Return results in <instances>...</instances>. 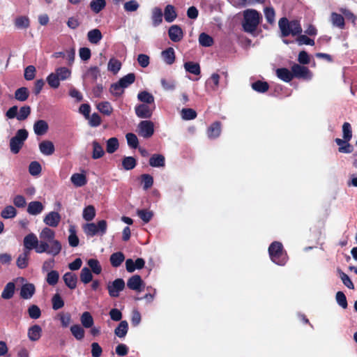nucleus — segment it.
Instances as JSON below:
<instances>
[{
	"mask_svg": "<svg viewBox=\"0 0 357 357\" xmlns=\"http://www.w3.org/2000/svg\"><path fill=\"white\" fill-rule=\"evenodd\" d=\"M87 264L93 273L99 275L102 272V267L99 261L96 259H90L88 260Z\"/></svg>",
	"mask_w": 357,
	"mask_h": 357,
	"instance_id": "5fc2aeb1",
	"label": "nucleus"
},
{
	"mask_svg": "<svg viewBox=\"0 0 357 357\" xmlns=\"http://www.w3.org/2000/svg\"><path fill=\"white\" fill-rule=\"evenodd\" d=\"M29 252L24 251L20 254L17 259L16 264L18 268H25L28 266Z\"/></svg>",
	"mask_w": 357,
	"mask_h": 357,
	"instance_id": "37998d69",
	"label": "nucleus"
},
{
	"mask_svg": "<svg viewBox=\"0 0 357 357\" xmlns=\"http://www.w3.org/2000/svg\"><path fill=\"white\" fill-rule=\"evenodd\" d=\"M164 17L167 22H172L177 17V13L174 6L168 4L164 10Z\"/></svg>",
	"mask_w": 357,
	"mask_h": 357,
	"instance_id": "4be33fe9",
	"label": "nucleus"
},
{
	"mask_svg": "<svg viewBox=\"0 0 357 357\" xmlns=\"http://www.w3.org/2000/svg\"><path fill=\"white\" fill-rule=\"evenodd\" d=\"M40 241L47 242V250L46 253L56 256L59 255L62 249L61 243L55 239V232L49 227H45L39 234Z\"/></svg>",
	"mask_w": 357,
	"mask_h": 357,
	"instance_id": "f257e3e1",
	"label": "nucleus"
},
{
	"mask_svg": "<svg viewBox=\"0 0 357 357\" xmlns=\"http://www.w3.org/2000/svg\"><path fill=\"white\" fill-rule=\"evenodd\" d=\"M137 98L139 100L146 104H153L154 102L153 96L145 91L139 93Z\"/></svg>",
	"mask_w": 357,
	"mask_h": 357,
	"instance_id": "3c124183",
	"label": "nucleus"
},
{
	"mask_svg": "<svg viewBox=\"0 0 357 357\" xmlns=\"http://www.w3.org/2000/svg\"><path fill=\"white\" fill-rule=\"evenodd\" d=\"M122 165L126 170H130L135 167L136 160L133 157H125L122 161Z\"/></svg>",
	"mask_w": 357,
	"mask_h": 357,
	"instance_id": "bf43d9fd",
	"label": "nucleus"
},
{
	"mask_svg": "<svg viewBox=\"0 0 357 357\" xmlns=\"http://www.w3.org/2000/svg\"><path fill=\"white\" fill-rule=\"evenodd\" d=\"M331 22L334 26L340 29L344 27V19L340 14L332 13L331 15Z\"/></svg>",
	"mask_w": 357,
	"mask_h": 357,
	"instance_id": "c9c22d12",
	"label": "nucleus"
},
{
	"mask_svg": "<svg viewBox=\"0 0 357 357\" xmlns=\"http://www.w3.org/2000/svg\"><path fill=\"white\" fill-rule=\"evenodd\" d=\"M15 291V284L13 282H10L6 284L2 292L1 298L5 300L10 299L13 297Z\"/></svg>",
	"mask_w": 357,
	"mask_h": 357,
	"instance_id": "b1692460",
	"label": "nucleus"
},
{
	"mask_svg": "<svg viewBox=\"0 0 357 357\" xmlns=\"http://www.w3.org/2000/svg\"><path fill=\"white\" fill-rule=\"evenodd\" d=\"M268 252L271 260L278 265H284L287 261L286 255L283 253L282 245L275 241L271 244Z\"/></svg>",
	"mask_w": 357,
	"mask_h": 357,
	"instance_id": "39448f33",
	"label": "nucleus"
},
{
	"mask_svg": "<svg viewBox=\"0 0 357 357\" xmlns=\"http://www.w3.org/2000/svg\"><path fill=\"white\" fill-rule=\"evenodd\" d=\"M28 137V132L25 129H20L17 131L15 135L10 140V151L17 154L24 145V142Z\"/></svg>",
	"mask_w": 357,
	"mask_h": 357,
	"instance_id": "423d86ee",
	"label": "nucleus"
},
{
	"mask_svg": "<svg viewBox=\"0 0 357 357\" xmlns=\"http://www.w3.org/2000/svg\"><path fill=\"white\" fill-rule=\"evenodd\" d=\"M48 124L44 120L36 121L33 124V130L36 135H43L48 130Z\"/></svg>",
	"mask_w": 357,
	"mask_h": 357,
	"instance_id": "aec40b11",
	"label": "nucleus"
},
{
	"mask_svg": "<svg viewBox=\"0 0 357 357\" xmlns=\"http://www.w3.org/2000/svg\"><path fill=\"white\" fill-rule=\"evenodd\" d=\"M61 79H59V77L58 76H56V74L54 73H50L47 77V82L48 83V84L54 88V89H56L59 86V81Z\"/></svg>",
	"mask_w": 357,
	"mask_h": 357,
	"instance_id": "052dcab7",
	"label": "nucleus"
},
{
	"mask_svg": "<svg viewBox=\"0 0 357 357\" xmlns=\"http://www.w3.org/2000/svg\"><path fill=\"white\" fill-rule=\"evenodd\" d=\"M70 332L74 337L77 340H82L84 337L85 331L84 328L79 324H74L71 326Z\"/></svg>",
	"mask_w": 357,
	"mask_h": 357,
	"instance_id": "72a5a7b5",
	"label": "nucleus"
},
{
	"mask_svg": "<svg viewBox=\"0 0 357 357\" xmlns=\"http://www.w3.org/2000/svg\"><path fill=\"white\" fill-rule=\"evenodd\" d=\"M70 181L76 187H82L86 185L87 182L86 176L79 173L73 174L71 176Z\"/></svg>",
	"mask_w": 357,
	"mask_h": 357,
	"instance_id": "c756f323",
	"label": "nucleus"
},
{
	"mask_svg": "<svg viewBox=\"0 0 357 357\" xmlns=\"http://www.w3.org/2000/svg\"><path fill=\"white\" fill-rule=\"evenodd\" d=\"M199 43L203 47H211L213 44V39L206 33H202L199 36Z\"/></svg>",
	"mask_w": 357,
	"mask_h": 357,
	"instance_id": "a18cd8bd",
	"label": "nucleus"
},
{
	"mask_svg": "<svg viewBox=\"0 0 357 357\" xmlns=\"http://www.w3.org/2000/svg\"><path fill=\"white\" fill-rule=\"evenodd\" d=\"M42 335V328L40 326L36 324L29 328L27 336L32 342L38 341Z\"/></svg>",
	"mask_w": 357,
	"mask_h": 357,
	"instance_id": "a211bd4d",
	"label": "nucleus"
},
{
	"mask_svg": "<svg viewBox=\"0 0 357 357\" xmlns=\"http://www.w3.org/2000/svg\"><path fill=\"white\" fill-rule=\"evenodd\" d=\"M121 63L115 58H112L109 61L107 69L109 71L116 74L121 69Z\"/></svg>",
	"mask_w": 357,
	"mask_h": 357,
	"instance_id": "09e8293b",
	"label": "nucleus"
},
{
	"mask_svg": "<svg viewBox=\"0 0 357 357\" xmlns=\"http://www.w3.org/2000/svg\"><path fill=\"white\" fill-rule=\"evenodd\" d=\"M82 216L86 221L92 220L96 216V210L94 206L89 205L84 208Z\"/></svg>",
	"mask_w": 357,
	"mask_h": 357,
	"instance_id": "49530a36",
	"label": "nucleus"
},
{
	"mask_svg": "<svg viewBox=\"0 0 357 357\" xmlns=\"http://www.w3.org/2000/svg\"><path fill=\"white\" fill-rule=\"evenodd\" d=\"M135 75L134 73H129L122 78L120 79L119 82L120 84L123 86V88H126L131 84H132L135 82Z\"/></svg>",
	"mask_w": 357,
	"mask_h": 357,
	"instance_id": "6e6d98bb",
	"label": "nucleus"
},
{
	"mask_svg": "<svg viewBox=\"0 0 357 357\" xmlns=\"http://www.w3.org/2000/svg\"><path fill=\"white\" fill-rule=\"evenodd\" d=\"M161 85L165 91H173L176 88V82L173 79H167L165 78L160 80Z\"/></svg>",
	"mask_w": 357,
	"mask_h": 357,
	"instance_id": "338daca9",
	"label": "nucleus"
},
{
	"mask_svg": "<svg viewBox=\"0 0 357 357\" xmlns=\"http://www.w3.org/2000/svg\"><path fill=\"white\" fill-rule=\"evenodd\" d=\"M39 150L40 153L44 155H51L54 153L55 147L51 141L49 140H43L42 141L39 145Z\"/></svg>",
	"mask_w": 357,
	"mask_h": 357,
	"instance_id": "dca6fc26",
	"label": "nucleus"
},
{
	"mask_svg": "<svg viewBox=\"0 0 357 357\" xmlns=\"http://www.w3.org/2000/svg\"><path fill=\"white\" fill-rule=\"evenodd\" d=\"M155 107H151L150 105L141 104L135 107L136 115L142 119H149L152 116Z\"/></svg>",
	"mask_w": 357,
	"mask_h": 357,
	"instance_id": "9b49d317",
	"label": "nucleus"
},
{
	"mask_svg": "<svg viewBox=\"0 0 357 357\" xmlns=\"http://www.w3.org/2000/svg\"><path fill=\"white\" fill-rule=\"evenodd\" d=\"M55 73L61 80L63 81L70 77L71 71L66 67H59L55 70Z\"/></svg>",
	"mask_w": 357,
	"mask_h": 357,
	"instance_id": "8fccbe9b",
	"label": "nucleus"
},
{
	"mask_svg": "<svg viewBox=\"0 0 357 357\" xmlns=\"http://www.w3.org/2000/svg\"><path fill=\"white\" fill-rule=\"evenodd\" d=\"M276 75L279 79L285 82H289L293 79L292 71L285 68L277 69Z\"/></svg>",
	"mask_w": 357,
	"mask_h": 357,
	"instance_id": "393cba45",
	"label": "nucleus"
},
{
	"mask_svg": "<svg viewBox=\"0 0 357 357\" xmlns=\"http://www.w3.org/2000/svg\"><path fill=\"white\" fill-rule=\"evenodd\" d=\"M106 6L105 0H93L90 3L91 9L96 13H98Z\"/></svg>",
	"mask_w": 357,
	"mask_h": 357,
	"instance_id": "603ef678",
	"label": "nucleus"
},
{
	"mask_svg": "<svg viewBox=\"0 0 357 357\" xmlns=\"http://www.w3.org/2000/svg\"><path fill=\"white\" fill-rule=\"evenodd\" d=\"M124 287L125 282L121 278L116 279L107 284L108 292L111 297H118L119 293L123 290Z\"/></svg>",
	"mask_w": 357,
	"mask_h": 357,
	"instance_id": "1a4fd4ad",
	"label": "nucleus"
},
{
	"mask_svg": "<svg viewBox=\"0 0 357 357\" xmlns=\"http://www.w3.org/2000/svg\"><path fill=\"white\" fill-rule=\"evenodd\" d=\"M69 236L68 237V243L71 247H77L79 245V240L76 234L75 227L71 225L69 228Z\"/></svg>",
	"mask_w": 357,
	"mask_h": 357,
	"instance_id": "58836bf2",
	"label": "nucleus"
},
{
	"mask_svg": "<svg viewBox=\"0 0 357 357\" xmlns=\"http://www.w3.org/2000/svg\"><path fill=\"white\" fill-rule=\"evenodd\" d=\"M92 147H93V152H92V158L93 159H98L102 158L104 154L105 151L103 149L102 146L97 141L94 140L92 142Z\"/></svg>",
	"mask_w": 357,
	"mask_h": 357,
	"instance_id": "2f4dec72",
	"label": "nucleus"
},
{
	"mask_svg": "<svg viewBox=\"0 0 357 357\" xmlns=\"http://www.w3.org/2000/svg\"><path fill=\"white\" fill-rule=\"evenodd\" d=\"M184 68L186 71L194 74V75H199L200 74V66L198 63L194 62H186L184 63Z\"/></svg>",
	"mask_w": 357,
	"mask_h": 357,
	"instance_id": "de8ad7c7",
	"label": "nucleus"
},
{
	"mask_svg": "<svg viewBox=\"0 0 357 357\" xmlns=\"http://www.w3.org/2000/svg\"><path fill=\"white\" fill-rule=\"evenodd\" d=\"M125 259V256L121 252L113 253L110 256V263L114 267L119 266Z\"/></svg>",
	"mask_w": 357,
	"mask_h": 357,
	"instance_id": "4c0bfd02",
	"label": "nucleus"
},
{
	"mask_svg": "<svg viewBox=\"0 0 357 357\" xmlns=\"http://www.w3.org/2000/svg\"><path fill=\"white\" fill-rule=\"evenodd\" d=\"M99 76L100 70L96 66L90 68L85 73V77L93 82H95Z\"/></svg>",
	"mask_w": 357,
	"mask_h": 357,
	"instance_id": "680f3d73",
	"label": "nucleus"
},
{
	"mask_svg": "<svg viewBox=\"0 0 357 357\" xmlns=\"http://www.w3.org/2000/svg\"><path fill=\"white\" fill-rule=\"evenodd\" d=\"M291 71L293 77L302 78L304 79L310 80L312 77V74L310 70L305 66L299 64H294L291 66Z\"/></svg>",
	"mask_w": 357,
	"mask_h": 357,
	"instance_id": "6e6552de",
	"label": "nucleus"
},
{
	"mask_svg": "<svg viewBox=\"0 0 357 357\" xmlns=\"http://www.w3.org/2000/svg\"><path fill=\"white\" fill-rule=\"evenodd\" d=\"M107 228V222L104 220L95 223H86L83 226V231L86 236H93L97 234L104 235Z\"/></svg>",
	"mask_w": 357,
	"mask_h": 357,
	"instance_id": "0eeeda50",
	"label": "nucleus"
},
{
	"mask_svg": "<svg viewBox=\"0 0 357 357\" xmlns=\"http://www.w3.org/2000/svg\"><path fill=\"white\" fill-rule=\"evenodd\" d=\"M169 37L173 42H179L183 37V32L178 25H172L168 31Z\"/></svg>",
	"mask_w": 357,
	"mask_h": 357,
	"instance_id": "4468645a",
	"label": "nucleus"
},
{
	"mask_svg": "<svg viewBox=\"0 0 357 357\" xmlns=\"http://www.w3.org/2000/svg\"><path fill=\"white\" fill-rule=\"evenodd\" d=\"M28 314L30 318L33 319H38L41 315L40 309L36 305H31L28 308Z\"/></svg>",
	"mask_w": 357,
	"mask_h": 357,
	"instance_id": "0e129e2a",
	"label": "nucleus"
},
{
	"mask_svg": "<svg viewBox=\"0 0 357 357\" xmlns=\"http://www.w3.org/2000/svg\"><path fill=\"white\" fill-rule=\"evenodd\" d=\"M17 215V211L13 206H6L1 212V216L4 219L13 218Z\"/></svg>",
	"mask_w": 357,
	"mask_h": 357,
	"instance_id": "79ce46f5",
	"label": "nucleus"
},
{
	"mask_svg": "<svg viewBox=\"0 0 357 357\" xmlns=\"http://www.w3.org/2000/svg\"><path fill=\"white\" fill-rule=\"evenodd\" d=\"M52 308L54 310L61 309L64 305V302L59 294H56L52 298Z\"/></svg>",
	"mask_w": 357,
	"mask_h": 357,
	"instance_id": "774afa93",
	"label": "nucleus"
},
{
	"mask_svg": "<svg viewBox=\"0 0 357 357\" xmlns=\"http://www.w3.org/2000/svg\"><path fill=\"white\" fill-rule=\"evenodd\" d=\"M65 284L70 289H75L77 287V277L72 272H67L63 276Z\"/></svg>",
	"mask_w": 357,
	"mask_h": 357,
	"instance_id": "6ab92c4d",
	"label": "nucleus"
},
{
	"mask_svg": "<svg viewBox=\"0 0 357 357\" xmlns=\"http://www.w3.org/2000/svg\"><path fill=\"white\" fill-rule=\"evenodd\" d=\"M162 11L159 7H154L151 9V19L152 25L154 27L158 26L162 22Z\"/></svg>",
	"mask_w": 357,
	"mask_h": 357,
	"instance_id": "f3484780",
	"label": "nucleus"
},
{
	"mask_svg": "<svg viewBox=\"0 0 357 357\" xmlns=\"http://www.w3.org/2000/svg\"><path fill=\"white\" fill-rule=\"evenodd\" d=\"M42 171V167L40 163L37 161H33L29 164V172L32 176H38Z\"/></svg>",
	"mask_w": 357,
	"mask_h": 357,
	"instance_id": "4d7b16f0",
	"label": "nucleus"
},
{
	"mask_svg": "<svg viewBox=\"0 0 357 357\" xmlns=\"http://www.w3.org/2000/svg\"><path fill=\"white\" fill-rule=\"evenodd\" d=\"M44 209V206L40 202L33 201L31 202L27 207V212L32 215H37L40 214Z\"/></svg>",
	"mask_w": 357,
	"mask_h": 357,
	"instance_id": "412c9836",
	"label": "nucleus"
},
{
	"mask_svg": "<svg viewBox=\"0 0 357 357\" xmlns=\"http://www.w3.org/2000/svg\"><path fill=\"white\" fill-rule=\"evenodd\" d=\"M143 281L141 277L138 275L132 276L127 282V286L132 290L141 291V286Z\"/></svg>",
	"mask_w": 357,
	"mask_h": 357,
	"instance_id": "5701e85b",
	"label": "nucleus"
},
{
	"mask_svg": "<svg viewBox=\"0 0 357 357\" xmlns=\"http://www.w3.org/2000/svg\"><path fill=\"white\" fill-rule=\"evenodd\" d=\"M149 165L153 167L165 166V157L160 154H153L149 159Z\"/></svg>",
	"mask_w": 357,
	"mask_h": 357,
	"instance_id": "473e14b6",
	"label": "nucleus"
},
{
	"mask_svg": "<svg viewBox=\"0 0 357 357\" xmlns=\"http://www.w3.org/2000/svg\"><path fill=\"white\" fill-rule=\"evenodd\" d=\"M252 88L257 92L264 93L268 89V84L266 82L257 81L252 84Z\"/></svg>",
	"mask_w": 357,
	"mask_h": 357,
	"instance_id": "13d9d810",
	"label": "nucleus"
},
{
	"mask_svg": "<svg viewBox=\"0 0 357 357\" xmlns=\"http://www.w3.org/2000/svg\"><path fill=\"white\" fill-rule=\"evenodd\" d=\"M23 245L24 247V251H28L29 253L33 249L35 250L36 252L40 254L47 250V242H39L38 237L33 233H30L24 238Z\"/></svg>",
	"mask_w": 357,
	"mask_h": 357,
	"instance_id": "20e7f679",
	"label": "nucleus"
},
{
	"mask_svg": "<svg viewBox=\"0 0 357 357\" xmlns=\"http://www.w3.org/2000/svg\"><path fill=\"white\" fill-rule=\"evenodd\" d=\"M29 92L27 88L21 87L15 92V98L19 101L24 102L29 98Z\"/></svg>",
	"mask_w": 357,
	"mask_h": 357,
	"instance_id": "c03bdc74",
	"label": "nucleus"
},
{
	"mask_svg": "<svg viewBox=\"0 0 357 357\" xmlns=\"http://www.w3.org/2000/svg\"><path fill=\"white\" fill-rule=\"evenodd\" d=\"M145 264V261L142 258H138L134 261L131 259H128L126 261V270L129 273L134 272L136 269H142Z\"/></svg>",
	"mask_w": 357,
	"mask_h": 357,
	"instance_id": "ddd939ff",
	"label": "nucleus"
},
{
	"mask_svg": "<svg viewBox=\"0 0 357 357\" xmlns=\"http://www.w3.org/2000/svg\"><path fill=\"white\" fill-rule=\"evenodd\" d=\"M35 291L36 288L33 284L26 283L22 286L20 294L21 298L28 300L32 298Z\"/></svg>",
	"mask_w": 357,
	"mask_h": 357,
	"instance_id": "2eb2a0df",
	"label": "nucleus"
},
{
	"mask_svg": "<svg viewBox=\"0 0 357 357\" xmlns=\"http://www.w3.org/2000/svg\"><path fill=\"white\" fill-rule=\"evenodd\" d=\"M128 330V324L126 321H121L114 330V333L120 338L124 337Z\"/></svg>",
	"mask_w": 357,
	"mask_h": 357,
	"instance_id": "e433bc0d",
	"label": "nucleus"
},
{
	"mask_svg": "<svg viewBox=\"0 0 357 357\" xmlns=\"http://www.w3.org/2000/svg\"><path fill=\"white\" fill-rule=\"evenodd\" d=\"M220 132V123L219 122H215L208 128L207 135L209 138L213 139L218 137Z\"/></svg>",
	"mask_w": 357,
	"mask_h": 357,
	"instance_id": "f704fd0d",
	"label": "nucleus"
},
{
	"mask_svg": "<svg viewBox=\"0 0 357 357\" xmlns=\"http://www.w3.org/2000/svg\"><path fill=\"white\" fill-rule=\"evenodd\" d=\"M97 108L101 113L106 115H109L112 112V107L109 102H100Z\"/></svg>",
	"mask_w": 357,
	"mask_h": 357,
	"instance_id": "e2e57ef3",
	"label": "nucleus"
},
{
	"mask_svg": "<svg viewBox=\"0 0 357 357\" xmlns=\"http://www.w3.org/2000/svg\"><path fill=\"white\" fill-rule=\"evenodd\" d=\"M139 134L144 137L149 138L151 137L154 132V126L153 122L150 121H142L138 126Z\"/></svg>",
	"mask_w": 357,
	"mask_h": 357,
	"instance_id": "9d476101",
	"label": "nucleus"
},
{
	"mask_svg": "<svg viewBox=\"0 0 357 357\" xmlns=\"http://www.w3.org/2000/svg\"><path fill=\"white\" fill-rule=\"evenodd\" d=\"M61 221V215L59 213L52 211L47 213L43 219L45 225L52 227H56Z\"/></svg>",
	"mask_w": 357,
	"mask_h": 357,
	"instance_id": "f8f14e48",
	"label": "nucleus"
},
{
	"mask_svg": "<svg viewBox=\"0 0 357 357\" xmlns=\"http://www.w3.org/2000/svg\"><path fill=\"white\" fill-rule=\"evenodd\" d=\"M59 279V272L56 271L52 270L48 272L46 278L47 282L52 286H54L57 284Z\"/></svg>",
	"mask_w": 357,
	"mask_h": 357,
	"instance_id": "864d4df0",
	"label": "nucleus"
},
{
	"mask_svg": "<svg viewBox=\"0 0 357 357\" xmlns=\"http://www.w3.org/2000/svg\"><path fill=\"white\" fill-rule=\"evenodd\" d=\"M14 24L18 29H26L30 26V20L27 16H18L15 19Z\"/></svg>",
	"mask_w": 357,
	"mask_h": 357,
	"instance_id": "a878e982",
	"label": "nucleus"
},
{
	"mask_svg": "<svg viewBox=\"0 0 357 357\" xmlns=\"http://www.w3.org/2000/svg\"><path fill=\"white\" fill-rule=\"evenodd\" d=\"M119 146V140L116 137L109 138L106 142V151L108 153H114Z\"/></svg>",
	"mask_w": 357,
	"mask_h": 357,
	"instance_id": "ea45409f",
	"label": "nucleus"
},
{
	"mask_svg": "<svg viewBox=\"0 0 357 357\" xmlns=\"http://www.w3.org/2000/svg\"><path fill=\"white\" fill-rule=\"evenodd\" d=\"M80 322L85 328H91L94 324L93 318L89 312H84L81 314Z\"/></svg>",
	"mask_w": 357,
	"mask_h": 357,
	"instance_id": "bb28decb",
	"label": "nucleus"
},
{
	"mask_svg": "<svg viewBox=\"0 0 357 357\" xmlns=\"http://www.w3.org/2000/svg\"><path fill=\"white\" fill-rule=\"evenodd\" d=\"M31 113V107L28 105L22 107L17 114V119L19 121L25 120Z\"/></svg>",
	"mask_w": 357,
	"mask_h": 357,
	"instance_id": "69168bd1",
	"label": "nucleus"
},
{
	"mask_svg": "<svg viewBox=\"0 0 357 357\" xmlns=\"http://www.w3.org/2000/svg\"><path fill=\"white\" fill-rule=\"evenodd\" d=\"M89 41L92 44H98L102 38V35L98 29H93L87 33Z\"/></svg>",
	"mask_w": 357,
	"mask_h": 357,
	"instance_id": "cd10ccee",
	"label": "nucleus"
},
{
	"mask_svg": "<svg viewBox=\"0 0 357 357\" xmlns=\"http://www.w3.org/2000/svg\"><path fill=\"white\" fill-rule=\"evenodd\" d=\"M163 61L168 65L172 64L175 61V52L172 47H169L161 53Z\"/></svg>",
	"mask_w": 357,
	"mask_h": 357,
	"instance_id": "c85d7f7f",
	"label": "nucleus"
},
{
	"mask_svg": "<svg viewBox=\"0 0 357 357\" xmlns=\"http://www.w3.org/2000/svg\"><path fill=\"white\" fill-rule=\"evenodd\" d=\"M278 26L282 37L288 36L290 34L297 36L302 32L301 26L297 20L289 22L286 17H282L278 22Z\"/></svg>",
	"mask_w": 357,
	"mask_h": 357,
	"instance_id": "7ed1b4c3",
	"label": "nucleus"
},
{
	"mask_svg": "<svg viewBox=\"0 0 357 357\" xmlns=\"http://www.w3.org/2000/svg\"><path fill=\"white\" fill-rule=\"evenodd\" d=\"M80 280L84 284H88L93 280V275L89 268L84 267L80 272Z\"/></svg>",
	"mask_w": 357,
	"mask_h": 357,
	"instance_id": "a19ab883",
	"label": "nucleus"
},
{
	"mask_svg": "<svg viewBox=\"0 0 357 357\" xmlns=\"http://www.w3.org/2000/svg\"><path fill=\"white\" fill-rule=\"evenodd\" d=\"M335 142L339 146L338 150L340 153H350L353 151V147L349 143V141L337 138Z\"/></svg>",
	"mask_w": 357,
	"mask_h": 357,
	"instance_id": "7c9ffc66",
	"label": "nucleus"
},
{
	"mask_svg": "<svg viewBox=\"0 0 357 357\" xmlns=\"http://www.w3.org/2000/svg\"><path fill=\"white\" fill-rule=\"evenodd\" d=\"M261 20V15L254 9H247L243 11L242 26L247 33L255 32Z\"/></svg>",
	"mask_w": 357,
	"mask_h": 357,
	"instance_id": "f03ea898",
	"label": "nucleus"
}]
</instances>
